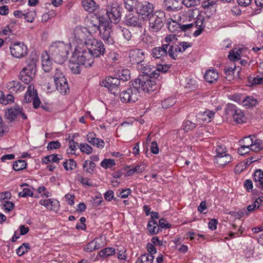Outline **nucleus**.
<instances>
[{
    "mask_svg": "<svg viewBox=\"0 0 263 263\" xmlns=\"http://www.w3.org/2000/svg\"><path fill=\"white\" fill-rule=\"evenodd\" d=\"M70 49V43L62 41L53 42L49 47V52L52 60L60 65L67 59Z\"/></svg>",
    "mask_w": 263,
    "mask_h": 263,
    "instance_id": "nucleus-1",
    "label": "nucleus"
},
{
    "mask_svg": "<svg viewBox=\"0 0 263 263\" xmlns=\"http://www.w3.org/2000/svg\"><path fill=\"white\" fill-rule=\"evenodd\" d=\"M170 68L167 65L164 64H160L157 65V67H151L149 65H147L145 62L142 63L141 65H139L137 67L138 69L142 73H144L145 76V77H151L157 78L160 74V72L165 73Z\"/></svg>",
    "mask_w": 263,
    "mask_h": 263,
    "instance_id": "nucleus-2",
    "label": "nucleus"
},
{
    "mask_svg": "<svg viewBox=\"0 0 263 263\" xmlns=\"http://www.w3.org/2000/svg\"><path fill=\"white\" fill-rule=\"evenodd\" d=\"M165 12L163 11H156L148 18L150 30L153 32L159 31L164 26L165 21Z\"/></svg>",
    "mask_w": 263,
    "mask_h": 263,
    "instance_id": "nucleus-3",
    "label": "nucleus"
},
{
    "mask_svg": "<svg viewBox=\"0 0 263 263\" xmlns=\"http://www.w3.org/2000/svg\"><path fill=\"white\" fill-rule=\"evenodd\" d=\"M134 82L136 87L139 89L140 93L142 91L149 93L155 91L157 87L155 81L152 80L148 77H145L144 76H140Z\"/></svg>",
    "mask_w": 263,
    "mask_h": 263,
    "instance_id": "nucleus-4",
    "label": "nucleus"
},
{
    "mask_svg": "<svg viewBox=\"0 0 263 263\" xmlns=\"http://www.w3.org/2000/svg\"><path fill=\"white\" fill-rule=\"evenodd\" d=\"M140 96L139 89L136 87L135 82L132 83L130 87L124 89L120 93V98L123 103L136 102Z\"/></svg>",
    "mask_w": 263,
    "mask_h": 263,
    "instance_id": "nucleus-5",
    "label": "nucleus"
},
{
    "mask_svg": "<svg viewBox=\"0 0 263 263\" xmlns=\"http://www.w3.org/2000/svg\"><path fill=\"white\" fill-rule=\"evenodd\" d=\"M86 45L88 51L92 57L98 58L103 55L105 48L102 41L96 39H89L86 42Z\"/></svg>",
    "mask_w": 263,
    "mask_h": 263,
    "instance_id": "nucleus-6",
    "label": "nucleus"
},
{
    "mask_svg": "<svg viewBox=\"0 0 263 263\" xmlns=\"http://www.w3.org/2000/svg\"><path fill=\"white\" fill-rule=\"evenodd\" d=\"M35 64L34 62L29 63L24 67L20 73V79L25 84H28L35 76Z\"/></svg>",
    "mask_w": 263,
    "mask_h": 263,
    "instance_id": "nucleus-7",
    "label": "nucleus"
},
{
    "mask_svg": "<svg viewBox=\"0 0 263 263\" xmlns=\"http://www.w3.org/2000/svg\"><path fill=\"white\" fill-rule=\"evenodd\" d=\"M121 81L118 78L108 77L103 80L101 82V85L108 88L109 91L114 96H117L120 91V85Z\"/></svg>",
    "mask_w": 263,
    "mask_h": 263,
    "instance_id": "nucleus-8",
    "label": "nucleus"
},
{
    "mask_svg": "<svg viewBox=\"0 0 263 263\" xmlns=\"http://www.w3.org/2000/svg\"><path fill=\"white\" fill-rule=\"evenodd\" d=\"M102 27L98 31L99 34L100 35L101 37L104 41L108 44H113L114 40L111 36V32L112 31V25L109 23L108 20L105 21L104 24L101 26Z\"/></svg>",
    "mask_w": 263,
    "mask_h": 263,
    "instance_id": "nucleus-9",
    "label": "nucleus"
},
{
    "mask_svg": "<svg viewBox=\"0 0 263 263\" xmlns=\"http://www.w3.org/2000/svg\"><path fill=\"white\" fill-rule=\"evenodd\" d=\"M5 118L9 122L15 121L20 116L23 120L27 119V116L23 112L22 107H17L8 109L5 112Z\"/></svg>",
    "mask_w": 263,
    "mask_h": 263,
    "instance_id": "nucleus-10",
    "label": "nucleus"
},
{
    "mask_svg": "<svg viewBox=\"0 0 263 263\" xmlns=\"http://www.w3.org/2000/svg\"><path fill=\"white\" fill-rule=\"evenodd\" d=\"M74 55H76L77 61L85 67H91L94 63V58L88 50H84L82 52L76 53Z\"/></svg>",
    "mask_w": 263,
    "mask_h": 263,
    "instance_id": "nucleus-11",
    "label": "nucleus"
},
{
    "mask_svg": "<svg viewBox=\"0 0 263 263\" xmlns=\"http://www.w3.org/2000/svg\"><path fill=\"white\" fill-rule=\"evenodd\" d=\"M11 55L16 58H21L27 54V47L22 42L14 43L10 47Z\"/></svg>",
    "mask_w": 263,
    "mask_h": 263,
    "instance_id": "nucleus-12",
    "label": "nucleus"
},
{
    "mask_svg": "<svg viewBox=\"0 0 263 263\" xmlns=\"http://www.w3.org/2000/svg\"><path fill=\"white\" fill-rule=\"evenodd\" d=\"M129 58L130 62L133 64L141 65L144 62L145 53L141 49H135L129 51Z\"/></svg>",
    "mask_w": 263,
    "mask_h": 263,
    "instance_id": "nucleus-13",
    "label": "nucleus"
},
{
    "mask_svg": "<svg viewBox=\"0 0 263 263\" xmlns=\"http://www.w3.org/2000/svg\"><path fill=\"white\" fill-rule=\"evenodd\" d=\"M107 20L108 18L104 15H93L90 19L89 26L90 31H92L93 33H97L102 27L101 26L104 24L105 21H106Z\"/></svg>",
    "mask_w": 263,
    "mask_h": 263,
    "instance_id": "nucleus-14",
    "label": "nucleus"
},
{
    "mask_svg": "<svg viewBox=\"0 0 263 263\" xmlns=\"http://www.w3.org/2000/svg\"><path fill=\"white\" fill-rule=\"evenodd\" d=\"M154 6L152 4L143 2L138 4V10L139 13L143 16V18H149L150 16L153 14Z\"/></svg>",
    "mask_w": 263,
    "mask_h": 263,
    "instance_id": "nucleus-15",
    "label": "nucleus"
},
{
    "mask_svg": "<svg viewBox=\"0 0 263 263\" xmlns=\"http://www.w3.org/2000/svg\"><path fill=\"white\" fill-rule=\"evenodd\" d=\"M120 8L118 6L111 7L106 10L105 16L109 21V23H117L120 19L121 12Z\"/></svg>",
    "mask_w": 263,
    "mask_h": 263,
    "instance_id": "nucleus-16",
    "label": "nucleus"
},
{
    "mask_svg": "<svg viewBox=\"0 0 263 263\" xmlns=\"http://www.w3.org/2000/svg\"><path fill=\"white\" fill-rule=\"evenodd\" d=\"M162 6L167 11H175L181 8V0H164Z\"/></svg>",
    "mask_w": 263,
    "mask_h": 263,
    "instance_id": "nucleus-17",
    "label": "nucleus"
},
{
    "mask_svg": "<svg viewBox=\"0 0 263 263\" xmlns=\"http://www.w3.org/2000/svg\"><path fill=\"white\" fill-rule=\"evenodd\" d=\"M6 88L11 93H17L23 91L25 86L17 80H12L8 82L6 84Z\"/></svg>",
    "mask_w": 263,
    "mask_h": 263,
    "instance_id": "nucleus-18",
    "label": "nucleus"
},
{
    "mask_svg": "<svg viewBox=\"0 0 263 263\" xmlns=\"http://www.w3.org/2000/svg\"><path fill=\"white\" fill-rule=\"evenodd\" d=\"M167 46L166 44H163L161 46L154 48L152 50V55L155 59H161V61L167 55Z\"/></svg>",
    "mask_w": 263,
    "mask_h": 263,
    "instance_id": "nucleus-19",
    "label": "nucleus"
},
{
    "mask_svg": "<svg viewBox=\"0 0 263 263\" xmlns=\"http://www.w3.org/2000/svg\"><path fill=\"white\" fill-rule=\"evenodd\" d=\"M229 112H231V114L233 116L234 120L238 123H240L243 122L244 114L243 112L236 106L230 104L229 105ZM230 112H229V114Z\"/></svg>",
    "mask_w": 263,
    "mask_h": 263,
    "instance_id": "nucleus-20",
    "label": "nucleus"
},
{
    "mask_svg": "<svg viewBox=\"0 0 263 263\" xmlns=\"http://www.w3.org/2000/svg\"><path fill=\"white\" fill-rule=\"evenodd\" d=\"M124 22L125 24L129 26L139 28L142 27L141 19L138 16L134 15L133 14L127 15Z\"/></svg>",
    "mask_w": 263,
    "mask_h": 263,
    "instance_id": "nucleus-21",
    "label": "nucleus"
},
{
    "mask_svg": "<svg viewBox=\"0 0 263 263\" xmlns=\"http://www.w3.org/2000/svg\"><path fill=\"white\" fill-rule=\"evenodd\" d=\"M82 64L77 61L76 59V55H72L71 59L69 61V67L71 71L74 74L80 73L82 69Z\"/></svg>",
    "mask_w": 263,
    "mask_h": 263,
    "instance_id": "nucleus-22",
    "label": "nucleus"
},
{
    "mask_svg": "<svg viewBox=\"0 0 263 263\" xmlns=\"http://www.w3.org/2000/svg\"><path fill=\"white\" fill-rule=\"evenodd\" d=\"M42 65L45 72H49L52 68V62L50 59V55L46 51H44L41 56Z\"/></svg>",
    "mask_w": 263,
    "mask_h": 263,
    "instance_id": "nucleus-23",
    "label": "nucleus"
},
{
    "mask_svg": "<svg viewBox=\"0 0 263 263\" xmlns=\"http://www.w3.org/2000/svg\"><path fill=\"white\" fill-rule=\"evenodd\" d=\"M215 112L211 110L205 111L203 112H200L197 115V119L200 124L202 122H209L214 117Z\"/></svg>",
    "mask_w": 263,
    "mask_h": 263,
    "instance_id": "nucleus-24",
    "label": "nucleus"
},
{
    "mask_svg": "<svg viewBox=\"0 0 263 263\" xmlns=\"http://www.w3.org/2000/svg\"><path fill=\"white\" fill-rule=\"evenodd\" d=\"M81 3L84 10L88 12H93L99 7L93 0H82Z\"/></svg>",
    "mask_w": 263,
    "mask_h": 263,
    "instance_id": "nucleus-25",
    "label": "nucleus"
},
{
    "mask_svg": "<svg viewBox=\"0 0 263 263\" xmlns=\"http://www.w3.org/2000/svg\"><path fill=\"white\" fill-rule=\"evenodd\" d=\"M218 72L214 69L208 70L204 76L205 81L210 83L216 82L218 80Z\"/></svg>",
    "mask_w": 263,
    "mask_h": 263,
    "instance_id": "nucleus-26",
    "label": "nucleus"
},
{
    "mask_svg": "<svg viewBox=\"0 0 263 263\" xmlns=\"http://www.w3.org/2000/svg\"><path fill=\"white\" fill-rule=\"evenodd\" d=\"M253 179L256 186L263 191V171L260 169L256 170Z\"/></svg>",
    "mask_w": 263,
    "mask_h": 263,
    "instance_id": "nucleus-27",
    "label": "nucleus"
},
{
    "mask_svg": "<svg viewBox=\"0 0 263 263\" xmlns=\"http://www.w3.org/2000/svg\"><path fill=\"white\" fill-rule=\"evenodd\" d=\"M232 157L228 154L214 156V162L219 165L224 166L231 161Z\"/></svg>",
    "mask_w": 263,
    "mask_h": 263,
    "instance_id": "nucleus-28",
    "label": "nucleus"
},
{
    "mask_svg": "<svg viewBox=\"0 0 263 263\" xmlns=\"http://www.w3.org/2000/svg\"><path fill=\"white\" fill-rule=\"evenodd\" d=\"M167 46V54L173 59H176L178 53H180L179 48L177 44L171 45L170 44H166Z\"/></svg>",
    "mask_w": 263,
    "mask_h": 263,
    "instance_id": "nucleus-29",
    "label": "nucleus"
},
{
    "mask_svg": "<svg viewBox=\"0 0 263 263\" xmlns=\"http://www.w3.org/2000/svg\"><path fill=\"white\" fill-rule=\"evenodd\" d=\"M258 100L252 96H247L242 101V104L247 108H252L258 104Z\"/></svg>",
    "mask_w": 263,
    "mask_h": 263,
    "instance_id": "nucleus-30",
    "label": "nucleus"
},
{
    "mask_svg": "<svg viewBox=\"0 0 263 263\" xmlns=\"http://www.w3.org/2000/svg\"><path fill=\"white\" fill-rule=\"evenodd\" d=\"M63 82H59V83H55L57 89L62 95H65L69 90V86L67 79L62 81Z\"/></svg>",
    "mask_w": 263,
    "mask_h": 263,
    "instance_id": "nucleus-31",
    "label": "nucleus"
},
{
    "mask_svg": "<svg viewBox=\"0 0 263 263\" xmlns=\"http://www.w3.org/2000/svg\"><path fill=\"white\" fill-rule=\"evenodd\" d=\"M193 23L194 24V27L197 28V30L194 32L193 35L195 36H197L201 33L203 29V18L200 16Z\"/></svg>",
    "mask_w": 263,
    "mask_h": 263,
    "instance_id": "nucleus-32",
    "label": "nucleus"
},
{
    "mask_svg": "<svg viewBox=\"0 0 263 263\" xmlns=\"http://www.w3.org/2000/svg\"><path fill=\"white\" fill-rule=\"evenodd\" d=\"M53 77L54 83L63 82L62 81L66 79L61 67L55 68Z\"/></svg>",
    "mask_w": 263,
    "mask_h": 263,
    "instance_id": "nucleus-33",
    "label": "nucleus"
},
{
    "mask_svg": "<svg viewBox=\"0 0 263 263\" xmlns=\"http://www.w3.org/2000/svg\"><path fill=\"white\" fill-rule=\"evenodd\" d=\"M147 229L151 235H154L157 234L160 229L157 221L152 220L148 222Z\"/></svg>",
    "mask_w": 263,
    "mask_h": 263,
    "instance_id": "nucleus-34",
    "label": "nucleus"
},
{
    "mask_svg": "<svg viewBox=\"0 0 263 263\" xmlns=\"http://www.w3.org/2000/svg\"><path fill=\"white\" fill-rule=\"evenodd\" d=\"M146 165L145 164L142 163L139 165H137L134 167L128 170L126 175L127 176H131L135 173H140L144 171L145 169Z\"/></svg>",
    "mask_w": 263,
    "mask_h": 263,
    "instance_id": "nucleus-35",
    "label": "nucleus"
},
{
    "mask_svg": "<svg viewBox=\"0 0 263 263\" xmlns=\"http://www.w3.org/2000/svg\"><path fill=\"white\" fill-rule=\"evenodd\" d=\"M154 258L152 254H144L138 258L136 263H153Z\"/></svg>",
    "mask_w": 263,
    "mask_h": 263,
    "instance_id": "nucleus-36",
    "label": "nucleus"
},
{
    "mask_svg": "<svg viewBox=\"0 0 263 263\" xmlns=\"http://www.w3.org/2000/svg\"><path fill=\"white\" fill-rule=\"evenodd\" d=\"M167 28L170 32L175 33L181 31V26L176 21L172 20L167 23Z\"/></svg>",
    "mask_w": 263,
    "mask_h": 263,
    "instance_id": "nucleus-37",
    "label": "nucleus"
},
{
    "mask_svg": "<svg viewBox=\"0 0 263 263\" xmlns=\"http://www.w3.org/2000/svg\"><path fill=\"white\" fill-rule=\"evenodd\" d=\"M95 167L96 164L94 162L89 160H86L83 165V167L84 171L87 173L90 174L93 172Z\"/></svg>",
    "mask_w": 263,
    "mask_h": 263,
    "instance_id": "nucleus-38",
    "label": "nucleus"
},
{
    "mask_svg": "<svg viewBox=\"0 0 263 263\" xmlns=\"http://www.w3.org/2000/svg\"><path fill=\"white\" fill-rule=\"evenodd\" d=\"M262 148V142L260 139H254V142L252 143L249 150H251L255 152L260 151Z\"/></svg>",
    "mask_w": 263,
    "mask_h": 263,
    "instance_id": "nucleus-39",
    "label": "nucleus"
},
{
    "mask_svg": "<svg viewBox=\"0 0 263 263\" xmlns=\"http://www.w3.org/2000/svg\"><path fill=\"white\" fill-rule=\"evenodd\" d=\"M27 165V164L26 161L24 160H18L14 163L13 167L15 171H19L25 168Z\"/></svg>",
    "mask_w": 263,
    "mask_h": 263,
    "instance_id": "nucleus-40",
    "label": "nucleus"
},
{
    "mask_svg": "<svg viewBox=\"0 0 263 263\" xmlns=\"http://www.w3.org/2000/svg\"><path fill=\"white\" fill-rule=\"evenodd\" d=\"M116 253V250L114 248H106L101 250L100 256L102 258L114 255Z\"/></svg>",
    "mask_w": 263,
    "mask_h": 263,
    "instance_id": "nucleus-41",
    "label": "nucleus"
},
{
    "mask_svg": "<svg viewBox=\"0 0 263 263\" xmlns=\"http://www.w3.org/2000/svg\"><path fill=\"white\" fill-rule=\"evenodd\" d=\"M55 202H54L52 199H42L40 201V204L51 210L54 209L53 205H55Z\"/></svg>",
    "mask_w": 263,
    "mask_h": 263,
    "instance_id": "nucleus-42",
    "label": "nucleus"
},
{
    "mask_svg": "<svg viewBox=\"0 0 263 263\" xmlns=\"http://www.w3.org/2000/svg\"><path fill=\"white\" fill-rule=\"evenodd\" d=\"M63 165L66 171L73 170L77 166L76 162L73 159L66 160L63 163Z\"/></svg>",
    "mask_w": 263,
    "mask_h": 263,
    "instance_id": "nucleus-43",
    "label": "nucleus"
},
{
    "mask_svg": "<svg viewBox=\"0 0 263 263\" xmlns=\"http://www.w3.org/2000/svg\"><path fill=\"white\" fill-rule=\"evenodd\" d=\"M176 101L174 98L172 97L168 98L162 101V107L163 108L166 109L171 106H173L176 103Z\"/></svg>",
    "mask_w": 263,
    "mask_h": 263,
    "instance_id": "nucleus-44",
    "label": "nucleus"
},
{
    "mask_svg": "<svg viewBox=\"0 0 263 263\" xmlns=\"http://www.w3.org/2000/svg\"><path fill=\"white\" fill-rule=\"evenodd\" d=\"M125 8L129 11H133L136 6V0H123Z\"/></svg>",
    "mask_w": 263,
    "mask_h": 263,
    "instance_id": "nucleus-45",
    "label": "nucleus"
},
{
    "mask_svg": "<svg viewBox=\"0 0 263 263\" xmlns=\"http://www.w3.org/2000/svg\"><path fill=\"white\" fill-rule=\"evenodd\" d=\"M35 93H36V91H34V86L32 85H30L28 87L27 91L25 96L24 101L26 103H29L31 102V100H27V97L29 96V98H31L33 96H35Z\"/></svg>",
    "mask_w": 263,
    "mask_h": 263,
    "instance_id": "nucleus-46",
    "label": "nucleus"
},
{
    "mask_svg": "<svg viewBox=\"0 0 263 263\" xmlns=\"http://www.w3.org/2000/svg\"><path fill=\"white\" fill-rule=\"evenodd\" d=\"M197 124H199L198 121L194 123L190 120H186L183 124V129L186 132L193 130L196 127Z\"/></svg>",
    "mask_w": 263,
    "mask_h": 263,
    "instance_id": "nucleus-47",
    "label": "nucleus"
},
{
    "mask_svg": "<svg viewBox=\"0 0 263 263\" xmlns=\"http://www.w3.org/2000/svg\"><path fill=\"white\" fill-rule=\"evenodd\" d=\"M255 137L253 135H250L248 137H245L243 140L242 145L243 146L247 147V149H249V147H251L252 143L254 142Z\"/></svg>",
    "mask_w": 263,
    "mask_h": 263,
    "instance_id": "nucleus-48",
    "label": "nucleus"
},
{
    "mask_svg": "<svg viewBox=\"0 0 263 263\" xmlns=\"http://www.w3.org/2000/svg\"><path fill=\"white\" fill-rule=\"evenodd\" d=\"M30 249L28 243H24L16 249V254L18 256H22L27 252Z\"/></svg>",
    "mask_w": 263,
    "mask_h": 263,
    "instance_id": "nucleus-49",
    "label": "nucleus"
},
{
    "mask_svg": "<svg viewBox=\"0 0 263 263\" xmlns=\"http://www.w3.org/2000/svg\"><path fill=\"white\" fill-rule=\"evenodd\" d=\"M79 148L81 151L87 154H90L92 152V148L88 144L81 143L80 144Z\"/></svg>",
    "mask_w": 263,
    "mask_h": 263,
    "instance_id": "nucleus-50",
    "label": "nucleus"
},
{
    "mask_svg": "<svg viewBox=\"0 0 263 263\" xmlns=\"http://www.w3.org/2000/svg\"><path fill=\"white\" fill-rule=\"evenodd\" d=\"M116 163L114 159H104L103 160L101 163V165L102 167L107 168L108 167H111L112 166L115 165Z\"/></svg>",
    "mask_w": 263,
    "mask_h": 263,
    "instance_id": "nucleus-51",
    "label": "nucleus"
},
{
    "mask_svg": "<svg viewBox=\"0 0 263 263\" xmlns=\"http://www.w3.org/2000/svg\"><path fill=\"white\" fill-rule=\"evenodd\" d=\"M14 101V96L11 94H8L6 96L4 95L3 99L1 100V104L7 105L13 103Z\"/></svg>",
    "mask_w": 263,
    "mask_h": 263,
    "instance_id": "nucleus-52",
    "label": "nucleus"
},
{
    "mask_svg": "<svg viewBox=\"0 0 263 263\" xmlns=\"http://www.w3.org/2000/svg\"><path fill=\"white\" fill-rule=\"evenodd\" d=\"M96 242L95 240L90 241L84 248V250L86 252H91L96 250Z\"/></svg>",
    "mask_w": 263,
    "mask_h": 263,
    "instance_id": "nucleus-53",
    "label": "nucleus"
},
{
    "mask_svg": "<svg viewBox=\"0 0 263 263\" xmlns=\"http://www.w3.org/2000/svg\"><path fill=\"white\" fill-rule=\"evenodd\" d=\"M120 81H128L130 79V72L127 69H123L122 70L121 74L119 76Z\"/></svg>",
    "mask_w": 263,
    "mask_h": 263,
    "instance_id": "nucleus-54",
    "label": "nucleus"
},
{
    "mask_svg": "<svg viewBox=\"0 0 263 263\" xmlns=\"http://www.w3.org/2000/svg\"><path fill=\"white\" fill-rule=\"evenodd\" d=\"M178 47L179 48L180 53L184 52L188 47L192 46V43L187 42H181L177 44Z\"/></svg>",
    "mask_w": 263,
    "mask_h": 263,
    "instance_id": "nucleus-55",
    "label": "nucleus"
},
{
    "mask_svg": "<svg viewBox=\"0 0 263 263\" xmlns=\"http://www.w3.org/2000/svg\"><path fill=\"white\" fill-rule=\"evenodd\" d=\"M33 191L29 188H24L22 192L18 193V196L22 197H27L28 196L32 197L33 196Z\"/></svg>",
    "mask_w": 263,
    "mask_h": 263,
    "instance_id": "nucleus-56",
    "label": "nucleus"
},
{
    "mask_svg": "<svg viewBox=\"0 0 263 263\" xmlns=\"http://www.w3.org/2000/svg\"><path fill=\"white\" fill-rule=\"evenodd\" d=\"M240 58V55L238 51H235L234 50H231L229 52V58L231 61L238 60Z\"/></svg>",
    "mask_w": 263,
    "mask_h": 263,
    "instance_id": "nucleus-57",
    "label": "nucleus"
},
{
    "mask_svg": "<svg viewBox=\"0 0 263 263\" xmlns=\"http://www.w3.org/2000/svg\"><path fill=\"white\" fill-rule=\"evenodd\" d=\"M215 151L217 153L216 156L222 155L226 152V147L222 144H218L216 147Z\"/></svg>",
    "mask_w": 263,
    "mask_h": 263,
    "instance_id": "nucleus-58",
    "label": "nucleus"
},
{
    "mask_svg": "<svg viewBox=\"0 0 263 263\" xmlns=\"http://www.w3.org/2000/svg\"><path fill=\"white\" fill-rule=\"evenodd\" d=\"M61 146V143L58 141H53L50 142L47 145V149L48 150H52L57 149Z\"/></svg>",
    "mask_w": 263,
    "mask_h": 263,
    "instance_id": "nucleus-59",
    "label": "nucleus"
},
{
    "mask_svg": "<svg viewBox=\"0 0 263 263\" xmlns=\"http://www.w3.org/2000/svg\"><path fill=\"white\" fill-rule=\"evenodd\" d=\"M91 144L96 146L98 148H103L104 146V142L103 140L96 138L92 142L90 143Z\"/></svg>",
    "mask_w": 263,
    "mask_h": 263,
    "instance_id": "nucleus-60",
    "label": "nucleus"
},
{
    "mask_svg": "<svg viewBox=\"0 0 263 263\" xmlns=\"http://www.w3.org/2000/svg\"><path fill=\"white\" fill-rule=\"evenodd\" d=\"M7 131L8 127L3 122L2 117L0 116V136H2Z\"/></svg>",
    "mask_w": 263,
    "mask_h": 263,
    "instance_id": "nucleus-61",
    "label": "nucleus"
},
{
    "mask_svg": "<svg viewBox=\"0 0 263 263\" xmlns=\"http://www.w3.org/2000/svg\"><path fill=\"white\" fill-rule=\"evenodd\" d=\"M47 158L50 159L51 162L59 163V161L62 159L61 155H50L47 156Z\"/></svg>",
    "mask_w": 263,
    "mask_h": 263,
    "instance_id": "nucleus-62",
    "label": "nucleus"
},
{
    "mask_svg": "<svg viewBox=\"0 0 263 263\" xmlns=\"http://www.w3.org/2000/svg\"><path fill=\"white\" fill-rule=\"evenodd\" d=\"M130 193V190L128 189L127 190H123L122 191H118L117 192V195L119 197H120L121 198H127Z\"/></svg>",
    "mask_w": 263,
    "mask_h": 263,
    "instance_id": "nucleus-63",
    "label": "nucleus"
},
{
    "mask_svg": "<svg viewBox=\"0 0 263 263\" xmlns=\"http://www.w3.org/2000/svg\"><path fill=\"white\" fill-rule=\"evenodd\" d=\"M122 34H123L124 37L127 41H129L131 39L132 36V33H131L130 31L128 29L124 28L122 30Z\"/></svg>",
    "mask_w": 263,
    "mask_h": 263,
    "instance_id": "nucleus-64",
    "label": "nucleus"
}]
</instances>
